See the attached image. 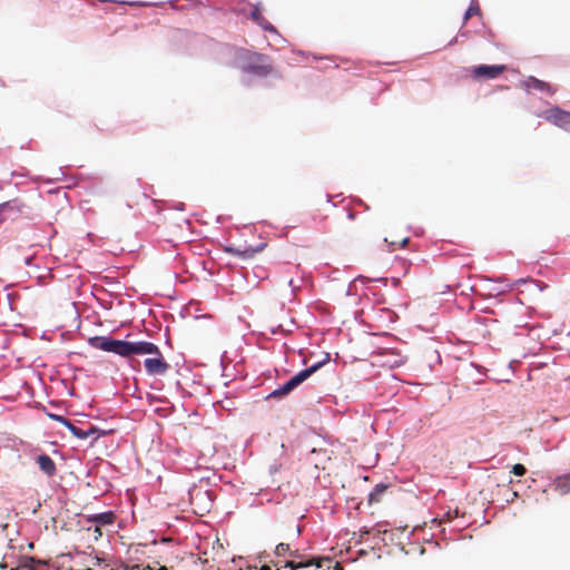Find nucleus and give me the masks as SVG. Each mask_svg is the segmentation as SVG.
Listing matches in <instances>:
<instances>
[{
	"label": "nucleus",
	"instance_id": "16",
	"mask_svg": "<svg viewBox=\"0 0 570 570\" xmlns=\"http://www.w3.org/2000/svg\"><path fill=\"white\" fill-rule=\"evenodd\" d=\"M553 487L557 492L561 495H566L570 492V481L568 476L561 475L554 479Z\"/></svg>",
	"mask_w": 570,
	"mask_h": 570
},
{
	"label": "nucleus",
	"instance_id": "9",
	"mask_svg": "<svg viewBox=\"0 0 570 570\" xmlns=\"http://www.w3.org/2000/svg\"><path fill=\"white\" fill-rule=\"evenodd\" d=\"M323 562H331L328 558H311L302 561L289 560L285 562V568H289L291 570H298L303 568H314V570H318L323 567Z\"/></svg>",
	"mask_w": 570,
	"mask_h": 570
},
{
	"label": "nucleus",
	"instance_id": "6",
	"mask_svg": "<svg viewBox=\"0 0 570 570\" xmlns=\"http://www.w3.org/2000/svg\"><path fill=\"white\" fill-rule=\"evenodd\" d=\"M541 117L559 128L564 130L570 129V111L563 110L559 107H552L543 111Z\"/></svg>",
	"mask_w": 570,
	"mask_h": 570
},
{
	"label": "nucleus",
	"instance_id": "23",
	"mask_svg": "<svg viewBox=\"0 0 570 570\" xmlns=\"http://www.w3.org/2000/svg\"><path fill=\"white\" fill-rule=\"evenodd\" d=\"M458 515V510L454 511V515L451 514V512H446L443 520L451 521L454 517Z\"/></svg>",
	"mask_w": 570,
	"mask_h": 570
},
{
	"label": "nucleus",
	"instance_id": "1",
	"mask_svg": "<svg viewBox=\"0 0 570 570\" xmlns=\"http://www.w3.org/2000/svg\"><path fill=\"white\" fill-rule=\"evenodd\" d=\"M134 354H155L156 357H146L144 361V366L149 375H164L170 368V365L165 360L159 347L147 341H137L134 342L131 355Z\"/></svg>",
	"mask_w": 570,
	"mask_h": 570
},
{
	"label": "nucleus",
	"instance_id": "35",
	"mask_svg": "<svg viewBox=\"0 0 570 570\" xmlns=\"http://www.w3.org/2000/svg\"><path fill=\"white\" fill-rule=\"evenodd\" d=\"M110 570H119V568H111Z\"/></svg>",
	"mask_w": 570,
	"mask_h": 570
},
{
	"label": "nucleus",
	"instance_id": "8",
	"mask_svg": "<svg viewBox=\"0 0 570 570\" xmlns=\"http://www.w3.org/2000/svg\"><path fill=\"white\" fill-rule=\"evenodd\" d=\"M266 246V243H261L255 247L248 246L243 249L235 246H224V252L242 259H252L256 254L262 253Z\"/></svg>",
	"mask_w": 570,
	"mask_h": 570
},
{
	"label": "nucleus",
	"instance_id": "13",
	"mask_svg": "<svg viewBox=\"0 0 570 570\" xmlns=\"http://www.w3.org/2000/svg\"><path fill=\"white\" fill-rule=\"evenodd\" d=\"M250 18L258 26H261L265 31L276 32V28L263 16L262 9L259 6H254L250 11Z\"/></svg>",
	"mask_w": 570,
	"mask_h": 570
},
{
	"label": "nucleus",
	"instance_id": "29",
	"mask_svg": "<svg viewBox=\"0 0 570 570\" xmlns=\"http://www.w3.org/2000/svg\"><path fill=\"white\" fill-rule=\"evenodd\" d=\"M334 570H343V567L340 563H336Z\"/></svg>",
	"mask_w": 570,
	"mask_h": 570
},
{
	"label": "nucleus",
	"instance_id": "17",
	"mask_svg": "<svg viewBox=\"0 0 570 570\" xmlns=\"http://www.w3.org/2000/svg\"><path fill=\"white\" fill-rule=\"evenodd\" d=\"M386 490H387L386 484H383V483L376 484L374 487L373 491L368 495V503L370 504L379 503L382 500V497L384 495Z\"/></svg>",
	"mask_w": 570,
	"mask_h": 570
},
{
	"label": "nucleus",
	"instance_id": "21",
	"mask_svg": "<svg viewBox=\"0 0 570 570\" xmlns=\"http://www.w3.org/2000/svg\"><path fill=\"white\" fill-rule=\"evenodd\" d=\"M514 475L517 476H522L525 474L527 472V469L523 464L521 463H517L512 466V471H511Z\"/></svg>",
	"mask_w": 570,
	"mask_h": 570
},
{
	"label": "nucleus",
	"instance_id": "27",
	"mask_svg": "<svg viewBox=\"0 0 570 570\" xmlns=\"http://www.w3.org/2000/svg\"><path fill=\"white\" fill-rule=\"evenodd\" d=\"M289 554L294 558H298L299 557V553H298V550H295V551H291Z\"/></svg>",
	"mask_w": 570,
	"mask_h": 570
},
{
	"label": "nucleus",
	"instance_id": "20",
	"mask_svg": "<svg viewBox=\"0 0 570 570\" xmlns=\"http://www.w3.org/2000/svg\"><path fill=\"white\" fill-rule=\"evenodd\" d=\"M36 560L33 558H27L26 560L21 561L20 568L21 570H37Z\"/></svg>",
	"mask_w": 570,
	"mask_h": 570
},
{
	"label": "nucleus",
	"instance_id": "12",
	"mask_svg": "<svg viewBox=\"0 0 570 570\" xmlns=\"http://www.w3.org/2000/svg\"><path fill=\"white\" fill-rule=\"evenodd\" d=\"M524 86L527 89H534L547 92L549 95H553L556 92V89L550 83L537 79L535 77H528L524 80Z\"/></svg>",
	"mask_w": 570,
	"mask_h": 570
},
{
	"label": "nucleus",
	"instance_id": "19",
	"mask_svg": "<svg viewBox=\"0 0 570 570\" xmlns=\"http://www.w3.org/2000/svg\"><path fill=\"white\" fill-rule=\"evenodd\" d=\"M291 552V549H289V544L288 543H278L275 548V554L277 557H282V556H285L286 553H289Z\"/></svg>",
	"mask_w": 570,
	"mask_h": 570
},
{
	"label": "nucleus",
	"instance_id": "34",
	"mask_svg": "<svg viewBox=\"0 0 570 570\" xmlns=\"http://www.w3.org/2000/svg\"><path fill=\"white\" fill-rule=\"evenodd\" d=\"M564 476H568V480L570 481V473L569 474H564Z\"/></svg>",
	"mask_w": 570,
	"mask_h": 570
},
{
	"label": "nucleus",
	"instance_id": "24",
	"mask_svg": "<svg viewBox=\"0 0 570 570\" xmlns=\"http://www.w3.org/2000/svg\"><path fill=\"white\" fill-rule=\"evenodd\" d=\"M347 218L351 219V220H354L356 218V213L350 210L347 213Z\"/></svg>",
	"mask_w": 570,
	"mask_h": 570
},
{
	"label": "nucleus",
	"instance_id": "11",
	"mask_svg": "<svg viewBox=\"0 0 570 570\" xmlns=\"http://www.w3.org/2000/svg\"><path fill=\"white\" fill-rule=\"evenodd\" d=\"M20 213L21 204L16 199L0 204V225L8 219L17 218Z\"/></svg>",
	"mask_w": 570,
	"mask_h": 570
},
{
	"label": "nucleus",
	"instance_id": "22",
	"mask_svg": "<svg viewBox=\"0 0 570 570\" xmlns=\"http://www.w3.org/2000/svg\"><path fill=\"white\" fill-rule=\"evenodd\" d=\"M407 242H409L407 237L403 238L400 243L391 242L392 249L394 250L396 247L403 248L407 244Z\"/></svg>",
	"mask_w": 570,
	"mask_h": 570
},
{
	"label": "nucleus",
	"instance_id": "30",
	"mask_svg": "<svg viewBox=\"0 0 570 570\" xmlns=\"http://www.w3.org/2000/svg\"><path fill=\"white\" fill-rule=\"evenodd\" d=\"M7 567L6 563H0V569H4Z\"/></svg>",
	"mask_w": 570,
	"mask_h": 570
},
{
	"label": "nucleus",
	"instance_id": "10",
	"mask_svg": "<svg viewBox=\"0 0 570 570\" xmlns=\"http://www.w3.org/2000/svg\"><path fill=\"white\" fill-rule=\"evenodd\" d=\"M20 213L21 204L16 199L0 204V225L8 219L17 218Z\"/></svg>",
	"mask_w": 570,
	"mask_h": 570
},
{
	"label": "nucleus",
	"instance_id": "15",
	"mask_svg": "<svg viewBox=\"0 0 570 570\" xmlns=\"http://www.w3.org/2000/svg\"><path fill=\"white\" fill-rule=\"evenodd\" d=\"M115 519H116V517H115L114 512L108 511V512H102V513H97V514L90 515L88 518V521L97 523V524L106 525V524H112Z\"/></svg>",
	"mask_w": 570,
	"mask_h": 570
},
{
	"label": "nucleus",
	"instance_id": "5",
	"mask_svg": "<svg viewBox=\"0 0 570 570\" xmlns=\"http://www.w3.org/2000/svg\"><path fill=\"white\" fill-rule=\"evenodd\" d=\"M51 417H53L55 420L62 423L72 433L73 436H76L80 440H85V439L92 436L94 440L96 441L100 436H104L107 434V432L100 431L99 429H97L96 426H94L91 424H88V426L86 429H82V428H79L76 424L71 423L69 420H67L63 416L51 415Z\"/></svg>",
	"mask_w": 570,
	"mask_h": 570
},
{
	"label": "nucleus",
	"instance_id": "18",
	"mask_svg": "<svg viewBox=\"0 0 570 570\" xmlns=\"http://www.w3.org/2000/svg\"><path fill=\"white\" fill-rule=\"evenodd\" d=\"M481 10L478 1H472L464 14V22H466L472 16L480 14Z\"/></svg>",
	"mask_w": 570,
	"mask_h": 570
},
{
	"label": "nucleus",
	"instance_id": "2",
	"mask_svg": "<svg viewBox=\"0 0 570 570\" xmlns=\"http://www.w3.org/2000/svg\"><path fill=\"white\" fill-rule=\"evenodd\" d=\"M239 57L243 61L242 70L244 72L266 77L273 71V67L265 55L242 50Z\"/></svg>",
	"mask_w": 570,
	"mask_h": 570
},
{
	"label": "nucleus",
	"instance_id": "7",
	"mask_svg": "<svg viewBox=\"0 0 570 570\" xmlns=\"http://www.w3.org/2000/svg\"><path fill=\"white\" fill-rule=\"evenodd\" d=\"M507 70L504 65H480L473 67L471 75L474 79H495Z\"/></svg>",
	"mask_w": 570,
	"mask_h": 570
},
{
	"label": "nucleus",
	"instance_id": "4",
	"mask_svg": "<svg viewBox=\"0 0 570 570\" xmlns=\"http://www.w3.org/2000/svg\"><path fill=\"white\" fill-rule=\"evenodd\" d=\"M327 360L323 362H318L294 375L291 380H288L285 384L274 390L271 393L272 397H281L289 394L293 390H295L298 385H301L304 381H306L312 374H314L322 365L326 363Z\"/></svg>",
	"mask_w": 570,
	"mask_h": 570
},
{
	"label": "nucleus",
	"instance_id": "25",
	"mask_svg": "<svg viewBox=\"0 0 570 570\" xmlns=\"http://www.w3.org/2000/svg\"><path fill=\"white\" fill-rule=\"evenodd\" d=\"M95 533H96V539H98L99 537L102 535V532L98 525L95 528Z\"/></svg>",
	"mask_w": 570,
	"mask_h": 570
},
{
	"label": "nucleus",
	"instance_id": "26",
	"mask_svg": "<svg viewBox=\"0 0 570 570\" xmlns=\"http://www.w3.org/2000/svg\"><path fill=\"white\" fill-rule=\"evenodd\" d=\"M94 560H95V564H100L105 561L104 559H100L98 557H95Z\"/></svg>",
	"mask_w": 570,
	"mask_h": 570
},
{
	"label": "nucleus",
	"instance_id": "33",
	"mask_svg": "<svg viewBox=\"0 0 570 570\" xmlns=\"http://www.w3.org/2000/svg\"><path fill=\"white\" fill-rule=\"evenodd\" d=\"M292 284H293V279L291 278V279L288 281V285L291 286Z\"/></svg>",
	"mask_w": 570,
	"mask_h": 570
},
{
	"label": "nucleus",
	"instance_id": "14",
	"mask_svg": "<svg viewBox=\"0 0 570 570\" xmlns=\"http://www.w3.org/2000/svg\"><path fill=\"white\" fill-rule=\"evenodd\" d=\"M37 463L39 464L40 470L48 476H53L56 474V464L53 460L47 455L41 454L37 458Z\"/></svg>",
	"mask_w": 570,
	"mask_h": 570
},
{
	"label": "nucleus",
	"instance_id": "28",
	"mask_svg": "<svg viewBox=\"0 0 570 570\" xmlns=\"http://www.w3.org/2000/svg\"><path fill=\"white\" fill-rule=\"evenodd\" d=\"M259 570H271V567H269V566L264 564V566H262V567L259 568Z\"/></svg>",
	"mask_w": 570,
	"mask_h": 570
},
{
	"label": "nucleus",
	"instance_id": "3",
	"mask_svg": "<svg viewBox=\"0 0 570 570\" xmlns=\"http://www.w3.org/2000/svg\"><path fill=\"white\" fill-rule=\"evenodd\" d=\"M91 347L115 353L121 357H130L134 342L115 340L110 336H94L88 340Z\"/></svg>",
	"mask_w": 570,
	"mask_h": 570
},
{
	"label": "nucleus",
	"instance_id": "32",
	"mask_svg": "<svg viewBox=\"0 0 570 570\" xmlns=\"http://www.w3.org/2000/svg\"><path fill=\"white\" fill-rule=\"evenodd\" d=\"M11 570H21L20 566L17 568H11Z\"/></svg>",
	"mask_w": 570,
	"mask_h": 570
},
{
	"label": "nucleus",
	"instance_id": "31",
	"mask_svg": "<svg viewBox=\"0 0 570 570\" xmlns=\"http://www.w3.org/2000/svg\"><path fill=\"white\" fill-rule=\"evenodd\" d=\"M146 355H147V357H156L155 354H146Z\"/></svg>",
	"mask_w": 570,
	"mask_h": 570
}]
</instances>
